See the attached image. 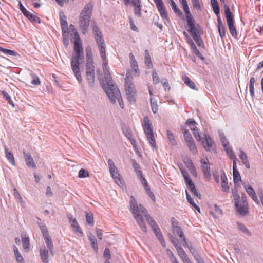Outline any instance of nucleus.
Segmentation results:
<instances>
[{
    "label": "nucleus",
    "instance_id": "nucleus-14",
    "mask_svg": "<svg viewBox=\"0 0 263 263\" xmlns=\"http://www.w3.org/2000/svg\"><path fill=\"white\" fill-rule=\"evenodd\" d=\"M230 32L232 36L237 37V32L234 26V17H226Z\"/></svg>",
    "mask_w": 263,
    "mask_h": 263
},
{
    "label": "nucleus",
    "instance_id": "nucleus-59",
    "mask_svg": "<svg viewBox=\"0 0 263 263\" xmlns=\"http://www.w3.org/2000/svg\"><path fill=\"white\" fill-rule=\"evenodd\" d=\"M152 77L154 83L157 84L159 82V78L155 70H153Z\"/></svg>",
    "mask_w": 263,
    "mask_h": 263
},
{
    "label": "nucleus",
    "instance_id": "nucleus-48",
    "mask_svg": "<svg viewBox=\"0 0 263 263\" xmlns=\"http://www.w3.org/2000/svg\"><path fill=\"white\" fill-rule=\"evenodd\" d=\"M233 180L236 185L239 181H241V176L238 170L233 171Z\"/></svg>",
    "mask_w": 263,
    "mask_h": 263
},
{
    "label": "nucleus",
    "instance_id": "nucleus-42",
    "mask_svg": "<svg viewBox=\"0 0 263 263\" xmlns=\"http://www.w3.org/2000/svg\"><path fill=\"white\" fill-rule=\"evenodd\" d=\"M150 104L152 111L156 114L158 111V105L156 99L152 97L150 98Z\"/></svg>",
    "mask_w": 263,
    "mask_h": 263
},
{
    "label": "nucleus",
    "instance_id": "nucleus-8",
    "mask_svg": "<svg viewBox=\"0 0 263 263\" xmlns=\"http://www.w3.org/2000/svg\"><path fill=\"white\" fill-rule=\"evenodd\" d=\"M75 55L73 57L80 59H84L83 49L80 38L76 40L74 46Z\"/></svg>",
    "mask_w": 263,
    "mask_h": 263
},
{
    "label": "nucleus",
    "instance_id": "nucleus-40",
    "mask_svg": "<svg viewBox=\"0 0 263 263\" xmlns=\"http://www.w3.org/2000/svg\"><path fill=\"white\" fill-rule=\"evenodd\" d=\"M166 135L167 138L170 141V143L171 145L175 146L177 145V142L175 139V137L173 133L169 130L166 131Z\"/></svg>",
    "mask_w": 263,
    "mask_h": 263
},
{
    "label": "nucleus",
    "instance_id": "nucleus-12",
    "mask_svg": "<svg viewBox=\"0 0 263 263\" xmlns=\"http://www.w3.org/2000/svg\"><path fill=\"white\" fill-rule=\"evenodd\" d=\"M239 201L238 199H235V206L238 213L242 216L246 215L248 213V204H239Z\"/></svg>",
    "mask_w": 263,
    "mask_h": 263
},
{
    "label": "nucleus",
    "instance_id": "nucleus-49",
    "mask_svg": "<svg viewBox=\"0 0 263 263\" xmlns=\"http://www.w3.org/2000/svg\"><path fill=\"white\" fill-rule=\"evenodd\" d=\"M86 73H95V67L93 62H86Z\"/></svg>",
    "mask_w": 263,
    "mask_h": 263
},
{
    "label": "nucleus",
    "instance_id": "nucleus-45",
    "mask_svg": "<svg viewBox=\"0 0 263 263\" xmlns=\"http://www.w3.org/2000/svg\"><path fill=\"white\" fill-rule=\"evenodd\" d=\"M39 226L41 229L43 237L49 235L47 227L45 224H44L41 221L39 222Z\"/></svg>",
    "mask_w": 263,
    "mask_h": 263
},
{
    "label": "nucleus",
    "instance_id": "nucleus-18",
    "mask_svg": "<svg viewBox=\"0 0 263 263\" xmlns=\"http://www.w3.org/2000/svg\"><path fill=\"white\" fill-rule=\"evenodd\" d=\"M23 154L27 166L28 167L35 168V164L31 155L25 151L23 152Z\"/></svg>",
    "mask_w": 263,
    "mask_h": 263
},
{
    "label": "nucleus",
    "instance_id": "nucleus-41",
    "mask_svg": "<svg viewBox=\"0 0 263 263\" xmlns=\"http://www.w3.org/2000/svg\"><path fill=\"white\" fill-rule=\"evenodd\" d=\"M211 3L215 14L216 15H219L220 13V10L218 2L216 0H211Z\"/></svg>",
    "mask_w": 263,
    "mask_h": 263
},
{
    "label": "nucleus",
    "instance_id": "nucleus-23",
    "mask_svg": "<svg viewBox=\"0 0 263 263\" xmlns=\"http://www.w3.org/2000/svg\"><path fill=\"white\" fill-rule=\"evenodd\" d=\"M145 56H144V63L145 66L148 69H151L153 68V65L152 62L150 54L148 50L146 49L144 51Z\"/></svg>",
    "mask_w": 263,
    "mask_h": 263
},
{
    "label": "nucleus",
    "instance_id": "nucleus-63",
    "mask_svg": "<svg viewBox=\"0 0 263 263\" xmlns=\"http://www.w3.org/2000/svg\"><path fill=\"white\" fill-rule=\"evenodd\" d=\"M103 255L106 258V260H109L110 259L111 256L110 254V250L108 248H106L105 249Z\"/></svg>",
    "mask_w": 263,
    "mask_h": 263
},
{
    "label": "nucleus",
    "instance_id": "nucleus-5",
    "mask_svg": "<svg viewBox=\"0 0 263 263\" xmlns=\"http://www.w3.org/2000/svg\"><path fill=\"white\" fill-rule=\"evenodd\" d=\"M187 25L189 28L187 31L190 33L192 37L203 34V29L198 23H196L194 17H186Z\"/></svg>",
    "mask_w": 263,
    "mask_h": 263
},
{
    "label": "nucleus",
    "instance_id": "nucleus-11",
    "mask_svg": "<svg viewBox=\"0 0 263 263\" xmlns=\"http://www.w3.org/2000/svg\"><path fill=\"white\" fill-rule=\"evenodd\" d=\"M90 23V17H80L79 25L83 34H85L87 32Z\"/></svg>",
    "mask_w": 263,
    "mask_h": 263
},
{
    "label": "nucleus",
    "instance_id": "nucleus-21",
    "mask_svg": "<svg viewBox=\"0 0 263 263\" xmlns=\"http://www.w3.org/2000/svg\"><path fill=\"white\" fill-rule=\"evenodd\" d=\"M213 141L212 139L208 136L206 137L205 140L202 141V145L206 151H210L212 147Z\"/></svg>",
    "mask_w": 263,
    "mask_h": 263
},
{
    "label": "nucleus",
    "instance_id": "nucleus-4",
    "mask_svg": "<svg viewBox=\"0 0 263 263\" xmlns=\"http://www.w3.org/2000/svg\"><path fill=\"white\" fill-rule=\"evenodd\" d=\"M142 126L144 133L147 137L149 144L151 145L153 149L156 148V141L153 133V126L147 116L144 117Z\"/></svg>",
    "mask_w": 263,
    "mask_h": 263
},
{
    "label": "nucleus",
    "instance_id": "nucleus-58",
    "mask_svg": "<svg viewBox=\"0 0 263 263\" xmlns=\"http://www.w3.org/2000/svg\"><path fill=\"white\" fill-rule=\"evenodd\" d=\"M187 145L189 147L190 151L192 153H193V154H196L197 153V149L195 146V143H192V144L190 143V144Z\"/></svg>",
    "mask_w": 263,
    "mask_h": 263
},
{
    "label": "nucleus",
    "instance_id": "nucleus-55",
    "mask_svg": "<svg viewBox=\"0 0 263 263\" xmlns=\"http://www.w3.org/2000/svg\"><path fill=\"white\" fill-rule=\"evenodd\" d=\"M193 39L196 42L198 46L202 47H203L204 46V43L203 42V40L201 38L200 35L195 36L193 37Z\"/></svg>",
    "mask_w": 263,
    "mask_h": 263
},
{
    "label": "nucleus",
    "instance_id": "nucleus-43",
    "mask_svg": "<svg viewBox=\"0 0 263 263\" xmlns=\"http://www.w3.org/2000/svg\"><path fill=\"white\" fill-rule=\"evenodd\" d=\"M186 199L188 202L198 212H200L199 207L194 202L193 198L189 195L188 192L186 191Z\"/></svg>",
    "mask_w": 263,
    "mask_h": 263
},
{
    "label": "nucleus",
    "instance_id": "nucleus-33",
    "mask_svg": "<svg viewBox=\"0 0 263 263\" xmlns=\"http://www.w3.org/2000/svg\"><path fill=\"white\" fill-rule=\"evenodd\" d=\"M182 4L183 10L186 14V16H192L190 14V9L186 0H179Z\"/></svg>",
    "mask_w": 263,
    "mask_h": 263
},
{
    "label": "nucleus",
    "instance_id": "nucleus-50",
    "mask_svg": "<svg viewBox=\"0 0 263 263\" xmlns=\"http://www.w3.org/2000/svg\"><path fill=\"white\" fill-rule=\"evenodd\" d=\"M20 9L25 15V16H35L33 14L28 11L23 6L22 3L20 2Z\"/></svg>",
    "mask_w": 263,
    "mask_h": 263
},
{
    "label": "nucleus",
    "instance_id": "nucleus-34",
    "mask_svg": "<svg viewBox=\"0 0 263 263\" xmlns=\"http://www.w3.org/2000/svg\"><path fill=\"white\" fill-rule=\"evenodd\" d=\"M170 6L176 14L178 15H181L182 14V11L179 9L173 0H170Z\"/></svg>",
    "mask_w": 263,
    "mask_h": 263
},
{
    "label": "nucleus",
    "instance_id": "nucleus-62",
    "mask_svg": "<svg viewBox=\"0 0 263 263\" xmlns=\"http://www.w3.org/2000/svg\"><path fill=\"white\" fill-rule=\"evenodd\" d=\"M132 164L133 168L136 173H137L139 171H141L140 165L135 160H132Z\"/></svg>",
    "mask_w": 263,
    "mask_h": 263
},
{
    "label": "nucleus",
    "instance_id": "nucleus-39",
    "mask_svg": "<svg viewBox=\"0 0 263 263\" xmlns=\"http://www.w3.org/2000/svg\"><path fill=\"white\" fill-rule=\"evenodd\" d=\"M23 247L26 252H28L30 248V240L28 237H22Z\"/></svg>",
    "mask_w": 263,
    "mask_h": 263
},
{
    "label": "nucleus",
    "instance_id": "nucleus-46",
    "mask_svg": "<svg viewBox=\"0 0 263 263\" xmlns=\"http://www.w3.org/2000/svg\"><path fill=\"white\" fill-rule=\"evenodd\" d=\"M0 51L2 52L4 54L6 55H10L12 56H16L18 55L17 53L15 52L14 51L7 49L6 48H4L0 46Z\"/></svg>",
    "mask_w": 263,
    "mask_h": 263
},
{
    "label": "nucleus",
    "instance_id": "nucleus-2",
    "mask_svg": "<svg viewBox=\"0 0 263 263\" xmlns=\"http://www.w3.org/2000/svg\"><path fill=\"white\" fill-rule=\"evenodd\" d=\"M104 77L106 84L104 86V89L112 103H115L116 100L122 108H124L123 101L121 98L119 89L114 83L112 78L109 71L104 72Z\"/></svg>",
    "mask_w": 263,
    "mask_h": 263
},
{
    "label": "nucleus",
    "instance_id": "nucleus-47",
    "mask_svg": "<svg viewBox=\"0 0 263 263\" xmlns=\"http://www.w3.org/2000/svg\"><path fill=\"white\" fill-rule=\"evenodd\" d=\"M1 93L3 96V98L8 101L10 105H11L12 107H14L15 106L14 104L12 101L11 98L9 96V95L5 91H2Z\"/></svg>",
    "mask_w": 263,
    "mask_h": 263
},
{
    "label": "nucleus",
    "instance_id": "nucleus-44",
    "mask_svg": "<svg viewBox=\"0 0 263 263\" xmlns=\"http://www.w3.org/2000/svg\"><path fill=\"white\" fill-rule=\"evenodd\" d=\"M86 62H93V58H92V53L91 52V49L90 47H88L86 49Z\"/></svg>",
    "mask_w": 263,
    "mask_h": 263
},
{
    "label": "nucleus",
    "instance_id": "nucleus-52",
    "mask_svg": "<svg viewBox=\"0 0 263 263\" xmlns=\"http://www.w3.org/2000/svg\"><path fill=\"white\" fill-rule=\"evenodd\" d=\"M86 220L87 223L90 226H93V217L92 213H86Z\"/></svg>",
    "mask_w": 263,
    "mask_h": 263
},
{
    "label": "nucleus",
    "instance_id": "nucleus-1",
    "mask_svg": "<svg viewBox=\"0 0 263 263\" xmlns=\"http://www.w3.org/2000/svg\"><path fill=\"white\" fill-rule=\"evenodd\" d=\"M130 211L133 214L138 224L144 232H147V229L143 220V216L145 217L147 222L151 228H152L153 223L157 224L155 221L147 213L145 208L142 206L141 204L138 205L137 201L133 196H131L130 198Z\"/></svg>",
    "mask_w": 263,
    "mask_h": 263
},
{
    "label": "nucleus",
    "instance_id": "nucleus-20",
    "mask_svg": "<svg viewBox=\"0 0 263 263\" xmlns=\"http://www.w3.org/2000/svg\"><path fill=\"white\" fill-rule=\"evenodd\" d=\"M75 233L79 237L83 236V233L76 219H73V222L70 223Z\"/></svg>",
    "mask_w": 263,
    "mask_h": 263
},
{
    "label": "nucleus",
    "instance_id": "nucleus-16",
    "mask_svg": "<svg viewBox=\"0 0 263 263\" xmlns=\"http://www.w3.org/2000/svg\"><path fill=\"white\" fill-rule=\"evenodd\" d=\"M152 228L155 234L157 237L158 239L160 241L161 245L163 246H165V244L164 239L157 224L153 223V226H152Z\"/></svg>",
    "mask_w": 263,
    "mask_h": 263
},
{
    "label": "nucleus",
    "instance_id": "nucleus-7",
    "mask_svg": "<svg viewBox=\"0 0 263 263\" xmlns=\"http://www.w3.org/2000/svg\"><path fill=\"white\" fill-rule=\"evenodd\" d=\"M108 164L111 177L116 183L118 185H120L122 183L121 177L114 162L112 160L109 159L108 160Z\"/></svg>",
    "mask_w": 263,
    "mask_h": 263
},
{
    "label": "nucleus",
    "instance_id": "nucleus-36",
    "mask_svg": "<svg viewBox=\"0 0 263 263\" xmlns=\"http://www.w3.org/2000/svg\"><path fill=\"white\" fill-rule=\"evenodd\" d=\"M255 79L254 77L251 78L249 82V91L250 95L252 98L255 96L254 83Z\"/></svg>",
    "mask_w": 263,
    "mask_h": 263
},
{
    "label": "nucleus",
    "instance_id": "nucleus-10",
    "mask_svg": "<svg viewBox=\"0 0 263 263\" xmlns=\"http://www.w3.org/2000/svg\"><path fill=\"white\" fill-rule=\"evenodd\" d=\"M125 5L131 4L134 7L135 13L137 15H142L141 9V0H123Z\"/></svg>",
    "mask_w": 263,
    "mask_h": 263
},
{
    "label": "nucleus",
    "instance_id": "nucleus-35",
    "mask_svg": "<svg viewBox=\"0 0 263 263\" xmlns=\"http://www.w3.org/2000/svg\"><path fill=\"white\" fill-rule=\"evenodd\" d=\"M68 31V28L66 27L65 29L64 28H63V43L64 45L67 47L69 44V39H68V33L67 32Z\"/></svg>",
    "mask_w": 263,
    "mask_h": 263
},
{
    "label": "nucleus",
    "instance_id": "nucleus-56",
    "mask_svg": "<svg viewBox=\"0 0 263 263\" xmlns=\"http://www.w3.org/2000/svg\"><path fill=\"white\" fill-rule=\"evenodd\" d=\"M224 151L226 152L230 158L235 155L232 148L228 145L226 146V147H223Z\"/></svg>",
    "mask_w": 263,
    "mask_h": 263
},
{
    "label": "nucleus",
    "instance_id": "nucleus-51",
    "mask_svg": "<svg viewBox=\"0 0 263 263\" xmlns=\"http://www.w3.org/2000/svg\"><path fill=\"white\" fill-rule=\"evenodd\" d=\"M122 130L123 134L128 140L133 138L132 130L129 128L124 127L122 128Z\"/></svg>",
    "mask_w": 263,
    "mask_h": 263
},
{
    "label": "nucleus",
    "instance_id": "nucleus-38",
    "mask_svg": "<svg viewBox=\"0 0 263 263\" xmlns=\"http://www.w3.org/2000/svg\"><path fill=\"white\" fill-rule=\"evenodd\" d=\"M86 77L89 86L90 87H93L95 85V73H86Z\"/></svg>",
    "mask_w": 263,
    "mask_h": 263
},
{
    "label": "nucleus",
    "instance_id": "nucleus-37",
    "mask_svg": "<svg viewBox=\"0 0 263 263\" xmlns=\"http://www.w3.org/2000/svg\"><path fill=\"white\" fill-rule=\"evenodd\" d=\"M237 224L238 228L240 231H241L243 233L247 235L248 236H251V233L243 224L238 222H237Z\"/></svg>",
    "mask_w": 263,
    "mask_h": 263
},
{
    "label": "nucleus",
    "instance_id": "nucleus-53",
    "mask_svg": "<svg viewBox=\"0 0 263 263\" xmlns=\"http://www.w3.org/2000/svg\"><path fill=\"white\" fill-rule=\"evenodd\" d=\"M31 76L32 78V80L31 82V84L34 85H40L41 82L39 77L33 73H31Z\"/></svg>",
    "mask_w": 263,
    "mask_h": 263
},
{
    "label": "nucleus",
    "instance_id": "nucleus-28",
    "mask_svg": "<svg viewBox=\"0 0 263 263\" xmlns=\"http://www.w3.org/2000/svg\"><path fill=\"white\" fill-rule=\"evenodd\" d=\"M5 152L6 157L9 162L13 165H15V163L13 154L9 151L8 148L7 147L5 148Z\"/></svg>",
    "mask_w": 263,
    "mask_h": 263
},
{
    "label": "nucleus",
    "instance_id": "nucleus-31",
    "mask_svg": "<svg viewBox=\"0 0 263 263\" xmlns=\"http://www.w3.org/2000/svg\"><path fill=\"white\" fill-rule=\"evenodd\" d=\"M218 134L223 147H226V146L229 145V142L226 137L224 135L223 133L221 130L218 131Z\"/></svg>",
    "mask_w": 263,
    "mask_h": 263
},
{
    "label": "nucleus",
    "instance_id": "nucleus-9",
    "mask_svg": "<svg viewBox=\"0 0 263 263\" xmlns=\"http://www.w3.org/2000/svg\"><path fill=\"white\" fill-rule=\"evenodd\" d=\"M200 162L202 164V171L204 176L208 180H209L211 178V174L209 160L208 158H202L201 159Z\"/></svg>",
    "mask_w": 263,
    "mask_h": 263
},
{
    "label": "nucleus",
    "instance_id": "nucleus-60",
    "mask_svg": "<svg viewBox=\"0 0 263 263\" xmlns=\"http://www.w3.org/2000/svg\"><path fill=\"white\" fill-rule=\"evenodd\" d=\"M174 246L176 249L177 252L178 253V255L180 257L181 255H183L185 252H184V250L181 246H179L178 245H175L174 244Z\"/></svg>",
    "mask_w": 263,
    "mask_h": 263
},
{
    "label": "nucleus",
    "instance_id": "nucleus-13",
    "mask_svg": "<svg viewBox=\"0 0 263 263\" xmlns=\"http://www.w3.org/2000/svg\"><path fill=\"white\" fill-rule=\"evenodd\" d=\"M93 8V4L90 2L85 5L81 11L80 16H91Z\"/></svg>",
    "mask_w": 263,
    "mask_h": 263
},
{
    "label": "nucleus",
    "instance_id": "nucleus-32",
    "mask_svg": "<svg viewBox=\"0 0 263 263\" xmlns=\"http://www.w3.org/2000/svg\"><path fill=\"white\" fill-rule=\"evenodd\" d=\"M172 226L174 232H176L180 238L183 237L184 234L180 227L176 225L174 222L172 223Z\"/></svg>",
    "mask_w": 263,
    "mask_h": 263
},
{
    "label": "nucleus",
    "instance_id": "nucleus-54",
    "mask_svg": "<svg viewBox=\"0 0 263 263\" xmlns=\"http://www.w3.org/2000/svg\"><path fill=\"white\" fill-rule=\"evenodd\" d=\"M192 6L194 10L199 11L201 9V6L199 0H191Z\"/></svg>",
    "mask_w": 263,
    "mask_h": 263
},
{
    "label": "nucleus",
    "instance_id": "nucleus-22",
    "mask_svg": "<svg viewBox=\"0 0 263 263\" xmlns=\"http://www.w3.org/2000/svg\"><path fill=\"white\" fill-rule=\"evenodd\" d=\"M188 43L190 45L191 48L193 50V51L194 53L195 54V55L196 56H197L198 57H199V58H200L201 60H203L204 59L201 53L200 52L199 50L197 49L195 43H194V42L192 41V40L191 38H189V39L188 40Z\"/></svg>",
    "mask_w": 263,
    "mask_h": 263
},
{
    "label": "nucleus",
    "instance_id": "nucleus-29",
    "mask_svg": "<svg viewBox=\"0 0 263 263\" xmlns=\"http://www.w3.org/2000/svg\"><path fill=\"white\" fill-rule=\"evenodd\" d=\"M43 237L47 245V248L48 249L49 252L52 254L53 246L50 235L45 236Z\"/></svg>",
    "mask_w": 263,
    "mask_h": 263
},
{
    "label": "nucleus",
    "instance_id": "nucleus-25",
    "mask_svg": "<svg viewBox=\"0 0 263 263\" xmlns=\"http://www.w3.org/2000/svg\"><path fill=\"white\" fill-rule=\"evenodd\" d=\"M222 181L221 187L223 192H228L229 190V186L228 185L227 177L224 172L221 175Z\"/></svg>",
    "mask_w": 263,
    "mask_h": 263
},
{
    "label": "nucleus",
    "instance_id": "nucleus-19",
    "mask_svg": "<svg viewBox=\"0 0 263 263\" xmlns=\"http://www.w3.org/2000/svg\"><path fill=\"white\" fill-rule=\"evenodd\" d=\"M129 58L130 67L133 69L135 73H139L138 65L133 53L130 52L129 54Z\"/></svg>",
    "mask_w": 263,
    "mask_h": 263
},
{
    "label": "nucleus",
    "instance_id": "nucleus-61",
    "mask_svg": "<svg viewBox=\"0 0 263 263\" xmlns=\"http://www.w3.org/2000/svg\"><path fill=\"white\" fill-rule=\"evenodd\" d=\"M191 129L193 130V133L196 140L198 141H200L201 137L198 129H196V128H191Z\"/></svg>",
    "mask_w": 263,
    "mask_h": 263
},
{
    "label": "nucleus",
    "instance_id": "nucleus-27",
    "mask_svg": "<svg viewBox=\"0 0 263 263\" xmlns=\"http://www.w3.org/2000/svg\"><path fill=\"white\" fill-rule=\"evenodd\" d=\"M183 79L184 80V83L190 88L195 90H198L197 87L196 86L195 83L190 79V78L186 76L183 77Z\"/></svg>",
    "mask_w": 263,
    "mask_h": 263
},
{
    "label": "nucleus",
    "instance_id": "nucleus-57",
    "mask_svg": "<svg viewBox=\"0 0 263 263\" xmlns=\"http://www.w3.org/2000/svg\"><path fill=\"white\" fill-rule=\"evenodd\" d=\"M89 176L88 172L83 169L81 168L79 172V177L81 178H85Z\"/></svg>",
    "mask_w": 263,
    "mask_h": 263
},
{
    "label": "nucleus",
    "instance_id": "nucleus-64",
    "mask_svg": "<svg viewBox=\"0 0 263 263\" xmlns=\"http://www.w3.org/2000/svg\"><path fill=\"white\" fill-rule=\"evenodd\" d=\"M184 180L188 188L194 185V182L192 181L190 177H186V178H184Z\"/></svg>",
    "mask_w": 263,
    "mask_h": 263
},
{
    "label": "nucleus",
    "instance_id": "nucleus-15",
    "mask_svg": "<svg viewBox=\"0 0 263 263\" xmlns=\"http://www.w3.org/2000/svg\"><path fill=\"white\" fill-rule=\"evenodd\" d=\"M49 250L45 246H42L40 248V255L43 263L49 262Z\"/></svg>",
    "mask_w": 263,
    "mask_h": 263
},
{
    "label": "nucleus",
    "instance_id": "nucleus-17",
    "mask_svg": "<svg viewBox=\"0 0 263 263\" xmlns=\"http://www.w3.org/2000/svg\"><path fill=\"white\" fill-rule=\"evenodd\" d=\"M244 187L247 192V193L249 195V196L252 198V199L257 204H259V201L257 198V197L256 195L255 191L254 189L249 184H247L244 186Z\"/></svg>",
    "mask_w": 263,
    "mask_h": 263
},
{
    "label": "nucleus",
    "instance_id": "nucleus-26",
    "mask_svg": "<svg viewBox=\"0 0 263 263\" xmlns=\"http://www.w3.org/2000/svg\"><path fill=\"white\" fill-rule=\"evenodd\" d=\"M161 16L165 15V9L162 0H154Z\"/></svg>",
    "mask_w": 263,
    "mask_h": 263
},
{
    "label": "nucleus",
    "instance_id": "nucleus-3",
    "mask_svg": "<svg viewBox=\"0 0 263 263\" xmlns=\"http://www.w3.org/2000/svg\"><path fill=\"white\" fill-rule=\"evenodd\" d=\"M93 33L95 41L98 45L101 59L103 61V73L109 71L107 66L108 63L106 57V46L101 31L98 28L95 23H91Z\"/></svg>",
    "mask_w": 263,
    "mask_h": 263
},
{
    "label": "nucleus",
    "instance_id": "nucleus-30",
    "mask_svg": "<svg viewBox=\"0 0 263 263\" xmlns=\"http://www.w3.org/2000/svg\"><path fill=\"white\" fill-rule=\"evenodd\" d=\"M184 134V138L187 143V145L192 144V143H194L193 139L190 134L189 130L188 129H184L183 132Z\"/></svg>",
    "mask_w": 263,
    "mask_h": 263
},
{
    "label": "nucleus",
    "instance_id": "nucleus-24",
    "mask_svg": "<svg viewBox=\"0 0 263 263\" xmlns=\"http://www.w3.org/2000/svg\"><path fill=\"white\" fill-rule=\"evenodd\" d=\"M125 87L126 95L136 94L133 84L128 79L125 81Z\"/></svg>",
    "mask_w": 263,
    "mask_h": 263
},
{
    "label": "nucleus",
    "instance_id": "nucleus-6",
    "mask_svg": "<svg viewBox=\"0 0 263 263\" xmlns=\"http://www.w3.org/2000/svg\"><path fill=\"white\" fill-rule=\"evenodd\" d=\"M84 59H80L77 58V57H72L71 61V66L72 70L77 80L79 83L82 81V77L80 71V65L81 63L83 62Z\"/></svg>",
    "mask_w": 263,
    "mask_h": 263
}]
</instances>
